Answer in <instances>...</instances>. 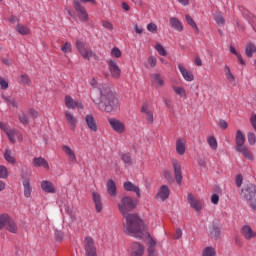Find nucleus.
I'll return each mask as SVG.
<instances>
[{
    "instance_id": "69168bd1",
    "label": "nucleus",
    "mask_w": 256,
    "mask_h": 256,
    "mask_svg": "<svg viewBox=\"0 0 256 256\" xmlns=\"http://www.w3.org/2000/svg\"><path fill=\"white\" fill-rule=\"evenodd\" d=\"M218 127H220V129H227V127H228L227 121L219 120L218 121Z\"/></svg>"
},
{
    "instance_id": "9b49d317",
    "label": "nucleus",
    "mask_w": 256,
    "mask_h": 256,
    "mask_svg": "<svg viewBox=\"0 0 256 256\" xmlns=\"http://www.w3.org/2000/svg\"><path fill=\"white\" fill-rule=\"evenodd\" d=\"M240 234L246 241H253L256 239V231L250 225H244L240 229Z\"/></svg>"
},
{
    "instance_id": "338daca9",
    "label": "nucleus",
    "mask_w": 256,
    "mask_h": 256,
    "mask_svg": "<svg viewBox=\"0 0 256 256\" xmlns=\"http://www.w3.org/2000/svg\"><path fill=\"white\" fill-rule=\"evenodd\" d=\"M134 31L135 33H137L138 35H141L143 33V27L139 26V25H134Z\"/></svg>"
},
{
    "instance_id": "72a5a7b5",
    "label": "nucleus",
    "mask_w": 256,
    "mask_h": 256,
    "mask_svg": "<svg viewBox=\"0 0 256 256\" xmlns=\"http://www.w3.org/2000/svg\"><path fill=\"white\" fill-rule=\"evenodd\" d=\"M172 89L174 93H176V95L180 96L182 99H187V91L185 90V88L173 86Z\"/></svg>"
},
{
    "instance_id": "f704fd0d",
    "label": "nucleus",
    "mask_w": 256,
    "mask_h": 256,
    "mask_svg": "<svg viewBox=\"0 0 256 256\" xmlns=\"http://www.w3.org/2000/svg\"><path fill=\"white\" fill-rule=\"evenodd\" d=\"M186 23L190 25L192 29H195L196 33H199V27H197V23H195V20L191 17V15L186 14L185 15Z\"/></svg>"
},
{
    "instance_id": "e2e57ef3",
    "label": "nucleus",
    "mask_w": 256,
    "mask_h": 256,
    "mask_svg": "<svg viewBox=\"0 0 256 256\" xmlns=\"http://www.w3.org/2000/svg\"><path fill=\"white\" fill-rule=\"evenodd\" d=\"M63 232L59 231V230H56L55 231V238L57 241H63Z\"/></svg>"
},
{
    "instance_id": "774afa93",
    "label": "nucleus",
    "mask_w": 256,
    "mask_h": 256,
    "mask_svg": "<svg viewBox=\"0 0 256 256\" xmlns=\"http://www.w3.org/2000/svg\"><path fill=\"white\" fill-rule=\"evenodd\" d=\"M226 79L229 83H234L235 81V75H233V73L228 74V76H226Z\"/></svg>"
},
{
    "instance_id": "6e6552de",
    "label": "nucleus",
    "mask_w": 256,
    "mask_h": 256,
    "mask_svg": "<svg viewBox=\"0 0 256 256\" xmlns=\"http://www.w3.org/2000/svg\"><path fill=\"white\" fill-rule=\"evenodd\" d=\"M108 123H109L111 129H113V131H115V133H119V135H123V133H125V131H127L125 123H123V121H121L119 119L110 118L108 120Z\"/></svg>"
},
{
    "instance_id": "c85d7f7f",
    "label": "nucleus",
    "mask_w": 256,
    "mask_h": 256,
    "mask_svg": "<svg viewBox=\"0 0 256 256\" xmlns=\"http://www.w3.org/2000/svg\"><path fill=\"white\" fill-rule=\"evenodd\" d=\"M5 229L9 231L10 233H17L19 229L17 228V223L11 219V217L8 218V221H6Z\"/></svg>"
},
{
    "instance_id": "7c9ffc66",
    "label": "nucleus",
    "mask_w": 256,
    "mask_h": 256,
    "mask_svg": "<svg viewBox=\"0 0 256 256\" xmlns=\"http://www.w3.org/2000/svg\"><path fill=\"white\" fill-rule=\"evenodd\" d=\"M176 153L178 155H185V140L183 138H179L176 141Z\"/></svg>"
},
{
    "instance_id": "4be33fe9",
    "label": "nucleus",
    "mask_w": 256,
    "mask_h": 256,
    "mask_svg": "<svg viewBox=\"0 0 256 256\" xmlns=\"http://www.w3.org/2000/svg\"><path fill=\"white\" fill-rule=\"evenodd\" d=\"M245 134L241 130H237L236 138H235V150L240 149L241 147H245Z\"/></svg>"
},
{
    "instance_id": "680f3d73",
    "label": "nucleus",
    "mask_w": 256,
    "mask_h": 256,
    "mask_svg": "<svg viewBox=\"0 0 256 256\" xmlns=\"http://www.w3.org/2000/svg\"><path fill=\"white\" fill-rule=\"evenodd\" d=\"M211 203L213 205H219V195L218 194H213L211 196Z\"/></svg>"
},
{
    "instance_id": "5fc2aeb1",
    "label": "nucleus",
    "mask_w": 256,
    "mask_h": 256,
    "mask_svg": "<svg viewBox=\"0 0 256 256\" xmlns=\"http://www.w3.org/2000/svg\"><path fill=\"white\" fill-rule=\"evenodd\" d=\"M0 87L4 91L9 89V82H7L3 77H0Z\"/></svg>"
},
{
    "instance_id": "a211bd4d",
    "label": "nucleus",
    "mask_w": 256,
    "mask_h": 256,
    "mask_svg": "<svg viewBox=\"0 0 256 256\" xmlns=\"http://www.w3.org/2000/svg\"><path fill=\"white\" fill-rule=\"evenodd\" d=\"M64 115L66 118V123L69 126V129L71 131H75V129L77 127V118L75 116H73V114H71V112H69V111H65Z\"/></svg>"
},
{
    "instance_id": "39448f33",
    "label": "nucleus",
    "mask_w": 256,
    "mask_h": 256,
    "mask_svg": "<svg viewBox=\"0 0 256 256\" xmlns=\"http://www.w3.org/2000/svg\"><path fill=\"white\" fill-rule=\"evenodd\" d=\"M75 46L78 53L81 55V57H83V59H86L87 61L91 60L94 54L93 50H91L87 45V42L78 39L76 40Z\"/></svg>"
},
{
    "instance_id": "f257e3e1",
    "label": "nucleus",
    "mask_w": 256,
    "mask_h": 256,
    "mask_svg": "<svg viewBox=\"0 0 256 256\" xmlns=\"http://www.w3.org/2000/svg\"><path fill=\"white\" fill-rule=\"evenodd\" d=\"M138 203L135 198L130 196L122 197L118 203L120 213L126 218V233L130 235V237H139L140 239H143V237H151L149 232H147L145 222L141 220L139 215L129 214L130 211L137 208Z\"/></svg>"
},
{
    "instance_id": "aec40b11",
    "label": "nucleus",
    "mask_w": 256,
    "mask_h": 256,
    "mask_svg": "<svg viewBox=\"0 0 256 256\" xmlns=\"http://www.w3.org/2000/svg\"><path fill=\"white\" fill-rule=\"evenodd\" d=\"M169 26L171 29H174V31H178V33H181L183 31V23H181V20L177 17H170L169 18Z\"/></svg>"
},
{
    "instance_id": "9d476101",
    "label": "nucleus",
    "mask_w": 256,
    "mask_h": 256,
    "mask_svg": "<svg viewBox=\"0 0 256 256\" xmlns=\"http://www.w3.org/2000/svg\"><path fill=\"white\" fill-rule=\"evenodd\" d=\"M172 166L176 183H178V185H181L183 183V170H181V162L174 159L172 160Z\"/></svg>"
},
{
    "instance_id": "4468645a",
    "label": "nucleus",
    "mask_w": 256,
    "mask_h": 256,
    "mask_svg": "<svg viewBox=\"0 0 256 256\" xmlns=\"http://www.w3.org/2000/svg\"><path fill=\"white\" fill-rule=\"evenodd\" d=\"M108 69L110 71L111 77L113 79H119L121 77V68H119V65H117V62L115 60H108Z\"/></svg>"
},
{
    "instance_id": "79ce46f5",
    "label": "nucleus",
    "mask_w": 256,
    "mask_h": 256,
    "mask_svg": "<svg viewBox=\"0 0 256 256\" xmlns=\"http://www.w3.org/2000/svg\"><path fill=\"white\" fill-rule=\"evenodd\" d=\"M147 245H148L147 252L156 251L155 247H157V242L153 238H150Z\"/></svg>"
},
{
    "instance_id": "c756f323",
    "label": "nucleus",
    "mask_w": 256,
    "mask_h": 256,
    "mask_svg": "<svg viewBox=\"0 0 256 256\" xmlns=\"http://www.w3.org/2000/svg\"><path fill=\"white\" fill-rule=\"evenodd\" d=\"M41 188L43 189V191H45V193H55L56 191L53 183L47 180L42 181Z\"/></svg>"
},
{
    "instance_id": "052dcab7",
    "label": "nucleus",
    "mask_w": 256,
    "mask_h": 256,
    "mask_svg": "<svg viewBox=\"0 0 256 256\" xmlns=\"http://www.w3.org/2000/svg\"><path fill=\"white\" fill-rule=\"evenodd\" d=\"M163 101L168 109L173 110V102L171 101V99L164 98Z\"/></svg>"
},
{
    "instance_id": "a18cd8bd",
    "label": "nucleus",
    "mask_w": 256,
    "mask_h": 256,
    "mask_svg": "<svg viewBox=\"0 0 256 256\" xmlns=\"http://www.w3.org/2000/svg\"><path fill=\"white\" fill-rule=\"evenodd\" d=\"M62 53H71L73 51V46L71 43L66 42L62 47H61Z\"/></svg>"
},
{
    "instance_id": "2eb2a0df",
    "label": "nucleus",
    "mask_w": 256,
    "mask_h": 256,
    "mask_svg": "<svg viewBox=\"0 0 256 256\" xmlns=\"http://www.w3.org/2000/svg\"><path fill=\"white\" fill-rule=\"evenodd\" d=\"M64 103L67 109H83V104L69 95L65 96Z\"/></svg>"
},
{
    "instance_id": "4d7b16f0",
    "label": "nucleus",
    "mask_w": 256,
    "mask_h": 256,
    "mask_svg": "<svg viewBox=\"0 0 256 256\" xmlns=\"http://www.w3.org/2000/svg\"><path fill=\"white\" fill-rule=\"evenodd\" d=\"M148 63L150 67H156L157 66V58L155 56H150L148 58Z\"/></svg>"
},
{
    "instance_id": "0e129e2a",
    "label": "nucleus",
    "mask_w": 256,
    "mask_h": 256,
    "mask_svg": "<svg viewBox=\"0 0 256 256\" xmlns=\"http://www.w3.org/2000/svg\"><path fill=\"white\" fill-rule=\"evenodd\" d=\"M234 243L236 247H243V240L240 237H235L234 238Z\"/></svg>"
},
{
    "instance_id": "423d86ee",
    "label": "nucleus",
    "mask_w": 256,
    "mask_h": 256,
    "mask_svg": "<svg viewBox=\"0 0 256 256\" xmlns=\"http://www.w3.org/2000/svg\"><path fill=\"white\" fill-rule=\"evenodd\" d=\"M73 5L75 12L78 15V19H80L82 23H87V21H89V14L87 13L85 7L81 4L79 0H74Z\"/></svg>"
},
{
    "instance_id": "2f4dec72",
    "label": "nucleus",
    "mask_w": 256,
    "mask_h": 256,
    "mask_svg": "<svg viewBox=\"0 0 256 256\" xmlns=\"http://www.w3.org/2000/svg\"><path fill=\"white\" fill-rule=\"evenodd\" d=\"M23 187L24 197H26V199H29V197H31V193H33V187H31V183L29 182V180L23 181Z\"/></svg>"
},
{
    "instance_id": "8fccbe9b",
    "label": "nucleus",
    "mask_w": 256,
    "mask_h": 256,
    "mask_svg": "<svg viewBox=\"0 0 256 256\" xmlns=\"http://www.w3.org/2000/svg\"><path fill=\"white\" fill-rule=\"evenodd\" d=\"M247 139H248L249 145H255V143H256V136H255V133H253V132H248V134H247Z\"/></svg>"
},
{
    "instance_id": "bb28decb",
    "label": "nucleus",
    "mask_w": 256,
    "mask_h": 256,
    "mask_svg": "<svg viewBox=\"0 0 256 256\" xmlns=\"http://www.w3.org/2000/svg\"><path fill=\"white\" fill-rule=\"evenodd\" d=\"M236 151L238 153H241L245 159H248L249 161H253V153H251V150H249V147L242 146L240 148H237Z\"/></svg>"
},
{
    "instance_id": "f8f14e48",
    "label": "nucleus",
    "mask_w": 256,
    "mask_h": 256,
    "mask_svg": "<svg viewBox=\"0 0 256 256\" xmlns=\"http://www.w3.org/2000/svg\"><path fill=\"white\" fill-rule=\"evenodd\" d=\"M129 255L130 256H143L145 255V246H143L139 242H134L130 245L129 248Z\"/></svg>"
},
{
    "instance_id": "864d4df0",
    "label": "nucleus",
    "mask_w": 256,
    "mask_h": 256,
    "mask_svg": "<svg viewBox=\"0 0 256 256\" xmlns=\"http://www.w3.org/2000/svg\"><path fill=\"white\" fill-rule=\"evenodd\" d=\"M121 50L117 47H114L112 50H111V56L112 57H116V59H119V57H121Z\"/></svg>"
},
{
    "instance_id": "1a4fd4ad",
    "label": "nucleus",
    "mask_w": 256,
    "mask_h": 256,
    "mask_svg": "<svg viewBox=\"0 0 256 256\" xmlns=\"http://www.w3.org/2000/svg\"><path fill=\"white\" fill-rule=\"evenodd\" d=\"M188 204L190 205L191 209H194L196 213H200L203 209V202L197 198L196 195L193 193H188L187 195Z\"/></svg>"
},
{
    "instance_id": "412c9836",
    "label": "nucleus",
    "mask_w": 256,
    "mask_h": 256,
    "mask_svg": "<svg viewBox=\"0 0 256 256\" xmlns=\"http://www.w3.org/2000/svg\"><path fill=\"white\" fill-rule=\"evenodd\" d=\"M92 199L94 201L97 213H101V211H103V201L101 200V194L95 191L92 192Z\"/></svg>"
},
{
    "instance_id": "0eeeda50",
    "label": "nucleus",
    "mask_w": 256,
    "mask_h": 256,
    "mask_svg": "<svg viewBox=\"0 0 256 256\" xmlns=\"http://www.w3.org/2000/svg\"><path fill=\"white\" fill-rule=\"evenodd\" d=\"M84 249L86 256H97V247L95 246V240L91 237H86L84 240Z\"/></svg>"
},
{
    "instance_id": "a19ab883",
    "label": "nucleus",
    "mask_w": 256,
    "mask_h": 256,
    "mask_svg": "<svg viewBox=\"0 0 256 256\" xmlns=\"http://www.w3.org/2000/svg\"><path fill=\"white\" fill-rule=\"evenodd\" d=\"M208 145L213 149V151H217V139L213 136L207 139Z\"/></svg>"
},
{
    "instance_id": "cd10ccee",
    "label": "nucleus",
    "mask_w": 256,
    "mask_h": 256,
    "mask_svg": "<svg viewBox=\"0 0 256 256\" xmlns=\"http://www.w3.org/2000/svg\"><path fill=\"white\" fill-rule=\"evenodd\" d=\"M141 112L144 113V115H146L148 123L153 124V112L149 108V104H143Z\"/></svg>"
},
{
    "instance_id": "c9c22d12",
    "label": "nucleus",
    "mask_w": 256,
    "mask_h": 256,
    "mask_svg": "<svg viewBox=\"0 0 256 256\" xmlns=\"http://www.w3.org/2000/svg\"><path fill=\"white\" fill-rule=\"evenodd\" d=\"M16 31L20 35H29V33H31V30H29L28 27L23 24H17Z\"/></svg>"
},
{
    "instance_id": "e433bc0d",
    "label": "nucleus",
    "mask_w": 256,
    "mask_h": 256,
    "mask_svg": "<svg viewBox=\"0 0 256 256\" xmlns=\"http://www.w3.org/2000/svg\"><path fill=\"white\" fill-rule=\"evenodd\" d=\"M256 53V46L255 44L253 43H249L247 46H246V49H245V54L251 58L253 57V54Z\"/></svg>"
},
{
    "instance_id": "bf43d9fd",
    "label": "nucleus",
    "mask_w": 256,
    "mask_h": 256,
    "mask_svg": "<svg viewBox=\"0 0 256 256\" xmlns=\"http://www.w3.org/2000/svg\"><path fill=\"white\" fill-rule=\"evenodd\" d=\"M102 26L109 31H113V24L109 21H102Z\"/></svg>"
},
{
    "instance_id": "f3484780",
    "label": "nucleus",
    "mask_w": 256,
    "mask_h": 256,
    "mask_svg": "<svg viewBox=\"0 0 256 256\" xmlns=\"http://www.w3.org/2000/svg\"><path fill=\"white\" fill-rule=\"evenodd\" d=\"M178 69L185 81H188V82L195 81V76L193 75V73L187 70L186 67L183 66V64H178Z\"/></svg>"
},
{
    "instance_id": "603ef678",
    "label": "nucleus",
    "mask_w": 256,
    "mask_h": 256,
    "mask_svg": "<svg viewBox=\"0 0 256 256\" xmlns=\"http://www.w3.org/2000/svg\"><path fill=\"white\" fill-rule=\"evenodd\" d=\"M147 31L153 33L154 35L157 34V24L151 22L147 25Z\"/></svg>"
},
{
    "instance_id": "393cba45",
    "label": "nucleus",
    "mask_w": 256,
    "mask_h": 256,
    "mask_svg": "<svg viewBox=\"0 0 256 256\" xmlns=\"http://www.w3.org/2000/svg\"><path fill=\"white\" fill-rule=\"evenodd\" d=\"M107 193L110 197H117V184L112 179L108 180L106 183Z\"/></svg>"
},
{
    "instance_id": "de8ad7c7",
    "label": "nucleus",
    "mask_w": 256,
    "mask_h": 256,
    "mask_svg": "<svg viewBox=\"0 0 256 256\" xmlns=\"http://www.w3.org/2000/svg\"><path fill=\"white\" fill-rule=\"evenodd\" d=\"M19 121L22 125H27L29 123V115L25 113L19 114Z\"/></svg>"
},
{
    "instance_id": "13d9d810",
    "label": "nucleus",
    "mask_w": 256,
    "mask_h": 256,
    "mask_svg": "<svg viewBox=\"0 0 256 256\" xmlns=\"http://www.w3.org/2000/svg\"><path fill=\"white\" fill-rule=\"evenodd\" d=\"M235 183L237 187H241L243 185V175L238 174L235 178Z\"/></svg>"
},
{
    "instance_id": "49530a36",
    "label": "nucleus",
    "mask_w": 256,
    "mask_h": 256,
    "mask_svg": "<svg viewBox=\"0 0 256 256\" xmlns=\"http://www.w3.org/2000/svg\"><path fill=\"white\" fill-rule=\"evenodd\" d=\"M155 49L159 53V55H162V57H165L167 55V50H165V47H163V45L156 44Z\"/></svg>"
},
{
    "instance_id": "7ed1b4c3",
    "label": "nucleus",
    "mask_w": 256,
    "mask_h": 256,
    "mask_svg": "<svg viewBox=\"0 0 256 256\" xmlns=\"http://www.w3.org/2000/svg\"><path fill=\"white\" fill-rule=\"evenodd\" d=\"M241 195L247 201L248 207L256 214V185L248 184L242 189Z\"/></svg>"
},
{
    "instance_id": "ddd939ff",
    "label": "nucleus",
    "mask_w": 256,
    "mask_h": 256,
    "mask_svg": "<svg viewBox=\"0 0 256 256\" xmlns=\"http://www.w3.org/2000/svg\"><path fill=\"white\" fill-rule=\"evenodd\" d=\"M84 121H85L86 127H88V129L92 131V133H97V131H99L97 120L95 119V116H93V114H87L84 117Z\"/></svg>"
},
{
    "instance_id": "09e8293b",
    "label": "nucleus",
    "mask_w": 256,
    "mask_h": 256,
    "mask_svg": "<svg viewBox=\"0 0 256 256\" xmlns=\"http://www.w3.org/2000/svg\"><path fill=\"white\" fill-rule=\"evenodd\" d=\"M7 177H9L7 167L0 165V179H7Z\"/></svg>"
},
{
    "instance_id": "f03ea898",
    "label": "nucleus",
    "mask_w": 256,
    "mask_h": 256,
    "mask_svg": "<svg viewBox=\"0 0 256 256\" xmlns=\"http://www.w3.org/2000/svg\"><path fill=\"white\" fill-rule=\"evenodd\" d=\"M100 97L96 93H92L91 99L95 105H104L106 113H113L119 109V99L115 96L113 90L109 86H103L100 91Z\"/></svg>"
},
{
    "instance_id": "473e14b6",
    "label": "nucleus",
    "mask_w": 256,
    "mask_h": 256,
    "mask_svg": "<svg viewBox=\"0 0 256 256\" xmlns=\"http://www.w3.org/2000/svg\"><path fill=\"white\" fill-rule=\"evenodd\" d=\"M210 236L212 239H219L221 237V229H219V226L217 225H212L211 229H210Z\"/></svg>"
},
{
    "instance_id": "37998d69",
    "label": "nucleus",
    "mask_w": 256,
    "mask_h": 256,
    "mask_svg": "<svg viewBox=\"0 0 256 256\" xmlns=\"http://www.w3.org/2000/svg\"><path fill=\"white\" fill-rule=\"evenodd\" d=\"M7 221H9V215L0 214V229H3V227H5Z\"/></svg>"
},
{
    "instance_id": "ea45409f",
    "label": "nucleus",
    "mask_w": 256,
    "mask_h": 256,
    "mask_svg": "<svg viewBox=\"0 0 256 256\" xmlns=\"http://www.w3.org/2000/svg\"><path fill=\"white\" fill-rule=\"evenodd\" d=\"M19 82L22 83L23 85H31V78H29V75L27 74H22L19 76Z\"/></svg>"
},
{
    "instance_id": "20e7f679",
    "label": "nucleus",
    "mask_w": 256,
    "mask_h": 256,
    "mask_svg": "<svg viewBox=\"0 0 256 256\" xmlns=\"http://www.w3.org/2000/svg\"><path fill=\"white\" fill-rule=\"evenodd\" d=\"M0 129L1 131H4V133H6L10 143L15 144L23 142V134L21 133V131L15 128H10L9 124L5 122H0Z\"/></svg>"
},
{
    "instance_id": "6ab92c4d",
    "label": "nucleus",
    "mask_w": 256,
    "mask_h": 256,
    "mask_svg": "<svg viewBox=\"0 0 256 256\" xmlns=\"http://www.w3.org/2000/svg\"><path fill=\"white\" fill-rule=\"evenodd\" d=\"M123 187L125 191H129L130 193H136L137 197H141V189L139 188V186L133 184V182H124Z\"/></svg>"
},
{
    "instance_id": "4c0bfd02",
    "label": "nucleus",
    "mask_w": 256,
    "mask_h": 256,
    "mask_svg": "<svg viewBox=\"0 0 256 256\" xmlns=\"http://www.w3.org/2000/svg\"><path fill=\"white\" fill-rule=\"evenodd\" d=\"M4 159L8 162V163H15V157H13V152H11V150L6 149L4 152Z\"/></svg>"
},
{
    "instance_id": "a878e982",
    "label": "nucleus",
    "mask_w": 256,
    "mask_h": 256,
    "mask_svg": "<svg viewBox=\"0 0 256 256\" xmlns=\"http://www.w3.org/2000/svg\"><path fill=\"white\" fill-rule=\"evenodd\" d=\"M34 167H43L44 169L49 170V162L43 157H36L32 161Z\"/></svg>"
},
{
    "instance_id": "dca6fc26",
    "label": "nucleus",
    "mask_w": 256,
    "mask_h": 256,
    "mask_svg": "<svg viewBox=\"0 0 256 256\" xmlns=\"http://www.w3.org/2000/svg\"><path fill=\"white\" fill-rule=\"evenodd\" d=\"M171 190H169V186L162 185L156 194V199L160 201H167L169 199V195Z\"/></svg>"
},
{
    "instance_id": "5701e85b",
    "label": "nucleus",
    "mask_w": 256,
    "mask_h": 256,
    "mask_svg": "<svg viewBox=\"0 0 256 256\" xmlns=\"http://www.w3.org/2000/svg\"><path fill=\"white\" fill-rule=\"evenodd\" d=\"M151 83L158 88L165 86V80H163V77L159 73L151 74Z\"/></svg>"
},
{
    "instance_id": "6e6d98bb",
    "label": "nucleus",
    "mask_w": 256,
    "mask_h": 256,
    "mask_svg": "<svg viewBox=\"0 0 256 256\" xmlns=\"http://www.w3.org/2000/svg\"><path fill=\"white\" fill-rule=\"evenodd\" d=\"M122 161L126 163V165H131L132 160H131V155L129 154H122Z\"/></svg>"
},
{
    "instance_id": "c03bdc74",
    "label": "nucleus",
    "mask_w": 256,
    "mask_h": 256,
    "mask_svg": "<svg viewBox=\"0 0 256 256\" xmlns=\"http://www.w3.org/2000/svg\"><path fill=\"white\" fill-rule=\"evenodd\" d=\"M214 21L217 23V25H225V18L219 13L215 14Z\"/></svg>"
},
{
    "instance_id": "58836bf2",
    "label": "nucleus",
    "mask_w": 256,
    "mask_h": 256,
    "mask_svg": "<svg viewBox=\"0 0 256 256\" xmlns=\"http://www.w3.org/2000/svg\"><path fill=\"white\" fill-rule=\"evenodd\" d=\"M216 255H217V252L213 247L208 246L202 251V256H216Z\"/></svg>"
},
{
    "instance_id": "3c124183",
    "label": "nucleus",
    "mask_w": 256,
    "mask_h": 256,
    "mask_svg": "<svg viewBox=\"0 0 256 256\" xmlns=\"http://www.w3.org/2000/svg\"><path fill=\"white\" fill-rule=\"evenodd\" d=\"M27 115L30 119H37L39 117V112H37L35 109H29L27 111Z\"/></svg>"
},
{
    "instance_id": "b1692460",
    "label": "nucleus",
    "mask_w": 256,
    "mask_h": 256,
    "mask_svg": "<svg viewBox=\"0 0 256 256\" xmlns=\"http://www.w3.org/2000/svg\"><path fill=\"white\" fill-rule=\"evenodd\" d=\"M62 150L64 151L65 155H67L71 163H77V155H75V151L71 149V147L64 145L62 146Z\"/></svg>"
}]
</instances>
